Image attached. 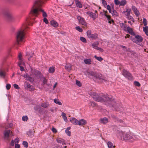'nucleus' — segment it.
Returning <instances> with one entry per match:
<instances>
[{
	"mask_svg": "<svg viewBox=\"0 0 148 148\" xmlns=\"http://www.w3.org/2000/svg\"><path fill=\"white\" fill-rule=\"evenodd\" d=\"M44 2L42 0H35L33 2L32 6L29 13V18L27 21H30L29 19H34V16H37L39 14V12L42 13V15L44 18L47 16L46 13L42 8Z\"/></svg>",
	"mask_w": 148,
	"mask_h": 148,
	"instance_id": "obj_1",
	"label": "nucleus"
},
{
	"mask_svg": "<svg viewBox=\"0 0 148 148\" xmlns=\"http://www.w3.org/2000/svg\"><path fill=\"white\" fill-rule=\"evenodd\" d=\"M93 99L98 102H102L105 101H108V106L112 108L113 110L119 111L121 108V106L116 103L113 98L108 96H101L100 95L94 93L92 95Z\"/></svg>",
	"mask_w": 148,
	"mask_h": 148,
	"instance_id": "obj_2",
	"label": "nucleus"
},
{
	"mask_svg": "<svg viewBox=\"0 0 148 148\" xmlns=\"http://www.w3.org/2000/svg\"><path fill=\"white\" fill-rule=\"evenodd\" d=\"M86 73L88 75L92 76L96 79H98L99 82H103L108 81V79L106 77L103 76L100 73H97L93 71H90V72L87 71Z\"/></svg>",
	"mask_w": 148,
	"mask_h": 148,
	"instance_id": "obj_3",
	"label": "nucleus"
},
{
	"mask_svg": "<svg viewBox=\"0 0 148 148\" xmlns=\"http://www.w3.org/2000/svg\"><path fill=\"white\" fill-rule=\"evenodd\" d=\"M2 15L3 17L8 21L14 22L16 20V18L12 13L8 10H5L3 11Z\"/></svg>",
	"mask_w": 148,
	"mask_h": 148,
	"instance_id": "obj_4",
	"label": "nucleus"
},
{
	"mask_svg": "<svg viewBox=\"0 0 148 148\" xmlns=\"http://www.w3.org/2000/svg\"><path fill=\"white\" fill-rule=\"evenodd\" d=\"M25 31L24 29H21L18 31L16 36V44L19 45V42L22 41L25 36Z\"/></svg>",
	"mask_w": 148,
	"mask_h": 148,
	"instance_id": "obj_5",
	"label": "nucleus"
},
{
	"mask_svg": "<svg viewBox=\"0 0 148 148\" xmlns=\"http://www.w3.org/2000/svg\"><path fill=\"white\" fill-rule=\"evenodd\" d=\"M123 139L132 142L134 141L135 139L130 134H124L123 135Z\"/></svg>",
	"mask_w": 148,
	"mask_h": 148,
	"instance_id": "obj_6",
	"label": "nucleus"
},
{
	"mask_svg": "<svg viewBox=\"0 0 148 148\" xmlns=\"http://www.w3.org/2000/svg\"><path fill=\"white\" fill-rule=\"evenodd\" d=\"M122 74L125 77L127 78L129 80H132L133 77L132 75L127 70L123 69L122 72Z\"/></svg>",
	"mask_w": 148,
	"mask_h": 148,
	"instance_id": "obj_7",
	"label": "nucleus"
},
{
	"mask_svg": "<svg viewBox=\"0 0 148 148\" xmlns=\"http://www.w3.org/2000/svg\"><path fill=\"white\" fill-rule=\"evenodd\" d=\"M86 33L88 37L90 38L95 39L98 38V34H92L90 30H88Z\"/></svg>",
	"mask_w": 148,
	"mask_h": 148,
	"instance_id": "obj_8",
	"label": "nucleus"
},
{
	"mask_svg": "<svg viewBox=\"0 0 148 148\" xmlns=\"http://www.w3.org/2000/svg\"><path fill=\"white\" fill-rule=\"evenodd\" d=\"M136 40L134 41V42L136 44H138V43L142 42L143 40V38L141 36L138 35H134Z\"/></svg>",
	"mask_w": 148,
	"mask_h": 148,
	"instance_id": "obj_9",
	"label": "nucleus"
},
{
	"mask_svg": "<svg viewBox=\"0 0 148 148\" xmlns=\"http://www.w3.org/2000/svg\"><path fill=\"white\" fill-rule=\"evenodd\" d=\"M77 17L79 23L82 25L85 26H87L86 23V22L84 18L79 16H77Z\"/></svg>",
	"mask_w": 148,
	"mask_h": 148,
	"instance_id": "obj_10",
	"label": "nucleus"
},
{
	"mask_svg": "<svg viewBox=\"0 0 148 148\" xmlns=\"http://www.w3.org/2000/svg\"><path fill=\"white\" fill-rule=\"evenodd\" d=\"M25 88L27 90L30 91H33L35 90L34 87L30 85V84L27 82H25Z\"/></svg>",
	"mask_w": 148,
	"mask_h": 148,
	"instance_id": "obj_11",
	"label": "nucleus"
},
{
	"mask_svg": "<svg viewBox=\"0 0 148 148\" xmlns=\"http://www.w3.org/2000/svg\"><path fill=\"white\" fill-rule=\"evenodd\" d=\"M86 13L88 14L90 17L93 18L94 20L98 17V14L96 13H93L90 12H88Z\"/></svg>",
	"mask_w": 148,
	"mask_h": 148,
	"instance_id": "obj_12",
	"label": "nucleus"
},
{
	"mask_svg": "<svg viewBox=\"0 0 148 148\" xmlns=\"http://www.w3.org/2000/svg\"><path fill=\"white\" fill-rule=\"evenodd\" d=\"M23 77L24 78H25L26 80L30 81V82H32L33 81V78L32 77H30L27 74L24 75Z\"/></svg>",
	"mask_w": 148,
	"mask_h": 148,
	"instance_id": "obj_13",
	"label": "nucleus"
},
{
	"mask_svg": "<svg viewBox=\"0 0 148 148\" xmlns=\"http://www.w3.org/2000/svg\"><path fill=\"white\" fill-rule=\"evenodd\" d=\"M126 30L127 31L128 33L133 36L135 35V34L134 32L132 29L129 27H127L126 29Z\"/></svg>",
	"mask_w": 148,
	"mask_h": 148,
	"instance_id": "obj_14",
	"label": "nucleus"
},
{
	"mask_svg": "<svg viewBox=\"0 0 148 148\" xmlns=\"http://www.w3.org/2000/svg\"><path fill=\"white\" fill-rule=\"evenodd\" d=\"M70 121L73 124L77 125L79 123V121L75 118H70Z\"/></svg>",
	"mask_w": 148,
	"mask_h": 148,
	"instance_id": "obj_15",
	"label": "nucleus"
},
{
	"mask_svg": "<svg viewBox=\"0 0 148 148\" xmlns=\"http://www.w3.org/2000/svg\"><path fill=\"white\" fill-rule=\"evenodd\" d=\"M132 9L134 12L135 14L137 16H138L140 15V13L138 10H137V8L135 6H133L132 7Z\"/></svg>",
	"mask_w": 148,
	"mask_h": 148,
	"instance_id": "obj_16",
	"label": "nucleus"
},
{
	"mask_svg": "<svg viewBox=\"0 0 148 148\" xmlns=\"http://www.w3.org/2000/svg\"><path fill=\"white\" fill-rule=\"evenodd\" d=\"M86 123V121L83 119L80 120L79 121L78 125H79L83 126Z\"/></svg>",
	"mask_w": 148,
	"mask_h": 148,
	"instance_id": "obj_17",
	"label": "nucleus"
},
{
	"mask_svg": "<svg viewBox=\"0 0 148 148\" xmlns=\"http://www.w3.org/2000/svg\"><path fill=\"white\" fill-rule=\"evenodd\" d=\"M72 65L69 64H67L65 65V69L68 71H70L71 70Z\"/></svg>",
	"mask_w": 148,
	"mask_h": 148,
	"instance_id": "obj_18",
	"label": "nucleus"
},
{
	"mask_svg": "<svg viewBox=\"0 0 148 148\" xmlns=\"http://www.w3.org/2000/svg\"><path fill=\"white\" fill-rule=\"evenodd\" d=\"M108 119L106 117L101 118L100 119V122L103 124H106L108 122Z\"/></svg>",
	"mask_w": 148,
	"mask_h": 148,
	"instance_id": "obj_19",
	"label": "nucleus"
},
{
	"mask_svg": "<svg viewBox=\"0 0 148 148\" xmlns=\"http://www.w3.org/2000/svg\"><path fill=\"white\" fill-rule=\"evenodd\" d=\"M12 134V132H11L9 130H8L5 131L4 132V135L5 137H8L10 135H11Z\"/></svg>",
	"mask_w": 148,
	"mask_h": 148,
	"instance_id": "obj_20",
	"label": "nucleus"
},
{
	"mask_svg": "<svg viewBox=\"0 0 148 148\" xmlns=\"http://www.w3.org/2000/svg\"><path fill=\"white\" fill-rule=\"evenodd\" d=\"M32 72L33 74H35L36 76H38V75H39L41 74V73L40 72L36 69L32 70Z\"/></svg>",
	"mask_w": 148,
	"mask_h": 148,
	"instance_id": "obj_21",
	"label": "nucleus"
},
{
	"mask_svg": "<svg viewBox=\"0 0 148 148\" xmlns=\"http://www.w3.org/2000/svg\"><path fill=\"white\" fill-rule=\"evenodd\" d=\"M50 23L51 25L55 27H57L58 26V23L55 21H51Z\"/></svg>",
	"mask_w": 148,
	"mask_h": 148,
	"instance_id": "obj_22",
	"label": "nucleus"
},
{
	"mask_svg": "<svg viewBox=\"0 0 148 148\" xmlns=\"http://www.w3.org/2000/svg\"><path fill=\"white\" fill-rule=\"evenodd\" d=\"M33 53H26V56L27 58L29 61H30L31 60V58L33 57Z\"/></svg>",
	"mask_w": 148,
	"mask_h": 148,
	"instance_id": "obj_23",
	"label": "nucleus"
},
{
	"mask_svg": "<svg viewBox=\"0 0 148 148\" xmlns=\"http://www.w3.org/2000/svg\"><path fill=\"white\" fill-rule=\"evenodd\" d=\"M75 3L76 6L79 8H82V7L81 2L78 0H75Z\"/></svg>",
	"mask_w": 148,
	"mask_h": 148,
	"instance_id": "obj_24",
	"label": "nucleus"
},
{
	"mask_svg": "<svg viewBox=\"0 0 148 148\" xmlns=\"http://www.w3.org/2000/svg\"><path fill=\"white\" fill-rule=\"evenodd\" d=\"M56 140L58 143H61L63 145L65 144V140L61 138H57Z\"/></svg>",
	"mask_w": 148,
	"mask_h": 148,
	"instance_id": "obj_25",
	"label": "nucleus"
},
{
	"mask_svg": "<svg viewBox=\"0 0 148 148\" xmlns=\"http://www.w3.org/2000/svg\"><path fill=\"white\" fill-rule=\"evenodd\" d=\"M107 145L108 148H115V146L113 145V143L110 141L108 142Z\"/></svg>",
	"mask_w": 148,
	"mask_h": 148,
	"instance_id": "obj_26",
	"label": "nucleus"
},
{
	"mask_svg": "<svg viewBox=\"0 0 148 148\" xmlns=\"http://www.w3.org/2000/svg\"><path fill=\"white\" fill-rule=\"evenodd\" d=\"M131 10L130 9L127 8L126 11L123 12V13L125 14L126 16L130 15L131 13Z\"/></svg>",
	"mask_w": 148,
	"mask_h": 148,
	"instance_id": "obj_27",
	"label": "nucleus"
},
{
	"mask_svg": "<svg viewBox=\"0 0 148 148\" xmlns=\"http://www.w3.org/2000/svg\"><path fill=\"white\" fill-rule=\"evenodd\" d=\"M84 62L86 64H91L92 61L90 59H86L84 60Z\"/></svg>",
	"mask_w": 148,
	"mask_h": 148,
	"instance_id": "obj_28",
	"label": "nucleus"
},
{
	"mask_svg": "<svg viewBox=\"0 0 148 148\" xmlns=\"http://www.w3.org/2000/svg\"><path fill=\"white\" fill-rule=\"evenodd\" d=\"M55 67L53 66H51L50 67L49 69V72L50 73H53L55 71Z\"/></svg>",
	"mask_w": 148,
	"mask_h": 148,
	"instance_id": "obj_29",
	"label": "nucleus"
},
{
	"mask_svg": "<svg viewBox=\"0 0 148 148\" xmlns=\"http://www.w3.org/2000/svg\"><path fill=\"white\" fill-rule=\"evenodd\" d=\"M99 44V43L98 42L96 41L93 43L92 45V47L95 49H96L97 47H98L97 46Z\"/></svg>",
	"mask_w": 148,
	"mask_h": 148,
	"instance_id": "obj_30",
	"label": "nucleus"
},
{
	"mask_svg": "<svg viewBox=\"0 0 148 148\" xmlns=\"http://www.w3.org/2000/svg\"><path fill=\"white\" fill-rule=\"evenodd\" d=\"M18 64L19 66H20V65H21L23 66H24L25 65L23 60L19 61Z\"/></svg>",
	"mask_w": 148,
	"mask_h": 148,
	"instance_id": "obj_31",
	"label": "nucleus"
},
{
	"mask_svg": "<svg viewBox=\"0 0 148 148\" xmlns=\"http://www.w3.org/2000/svg\"><path fill=\"white\" fill-rule=\"evenodd\" d=\"M143 31L145 33V34H146L147 36H148V27H143Z\"/></svg>",
	"mask_w": 148,
	"mask_h": 148,
	"instance_id": "obj_32",
	"label": "nucleus"
},
{
	"mask_svg": "<svg viewBox=\"0 0 148 148\" xmlns=\"http://www.w3.org/2000/svg\"><path fill=\"white\" fill-rule=\"evenodd\" d=\"M70 128V127H68L65 130L66 133L67 134V135L69 136H71V132L69 131Z\"/></svg>",
	"mask_w": 148,
	"mask_h": 148,
	"instance_id": "obj_33",
	"label": "nucleus"
},
{
	"mask_svg": "<svg viewBox=\"0 0 148 148\" xmlns=\"http://www.w3.org/2000/svg\"><path fill=\"white\" fill-rule=\"evenodd\" d=\"M127 3V1L126 0H123L120 2V5L121 6H124Z\"/></svg>",
	"mask_w": 148,
	"mask_h": 148,
	"instance_id": "obj_34",
	"label": "nucleus"
},
{
	"mask_svg": "<svg viewBox=\"0 0 148 148\" xmlns=\"http://www.w3.org/2000/svg\"><path fill=\"white\" fill-rule=\"evenodd\" d=\"M5 73L4 71L1 70H0V76L2 77H4L5 76Z\"/></svg>",
	"mask_w": 148,
	"mask_h": 148,
	"instance_id": "obj_35",
	"label": "nucleus"
},
{
	"mask_svg": "<svg viewBox=\"0 0 148 148\" xmlns=\"http://www.w3.org/2000/svg\"><path fill=\"white\" fill-rule=\"evenodd\" d=\"M112 16H118L119 15L118 13H117L116 11L114 10H113L112 11Z\"/></svg>",
	"mask_w": 148,
	"mask_h": 148,
	"instance_id": "obj_36",
	"label": "nucleus"
},
{
	"mask_svg": "<svg viewBox=\"0 0 148 148\" xmlns=\"http://www.w3.org/2000/svg\"><path fill=\"white\" fill-rule=\"evenodd\" d=\"M42 79L43 80L42 81L43 82L42 85L44 87H45V85L46 84V85H47V80L45 79V78L44 77H42Z\"/></svg>",
	"mask_w": 148,
	"mask_h": 148,
	"instance_id": "obj_37",
	"label": "nucleus"
},
{
	"mask_svg": "<svg viewBox=\"0 0 148 148\" xmlns=\"http://www.w3.org/2000/svg\"><path fill=\"white\" fill-rule=\"evenodd\" d=\"M120 26L121 28H123L124 30L125 31H126L127 27L125 24H124V23H122L121 24H120Z\"/></svg>",
	"mask_w": 148,
	"mask_h": 148,
	"instance_id": "obj_38",
	"label": "nucleus"
},
{
	"mask_svg": "<svg viewBox=\"0 0 148 148\" xmlns=\"http://www.w3.org/2000/svg\"><path fill=\"white\" fill-rule=\"evenodd\" d=\"M54 102L56 103L59 105H62V103L59 101L58 99H54Z\"/></svg>",
	"mask_w": 148,
	"mask_h": 148,
	"instance_id": "obj_39",
	"label": "nucleus"
},
{
	"mask_svg": "<svg viewBox=\"0 0 148 148\" xmlns=\"http://www.w3.org/2000/svg\"><path fill=\"white\" fill-rule=\"evenodd\" d=\"M18 58L19 61L23 60L22 57V55L21 53H19L18 55Z\"/></svg>",
	"mask_w": 148,
	"mask_h": 148,
	"instance_id": "obj_40",
	"label": "nucleus"
},
{
	"mask_svg": "<svg viewBox=\"0 0 148 148\" xmlns=\"http://www.w3.org/2000/svg\"><path fill=\"white\" fill-rule=\"evenodd\" d=\"M76 29L79 32H82L83 31L82 29L79 26H78L75 27Z\"/></svg>",
	"mask_w": 148,
	"mask_h": 148,
	"instance_id": "obj_41",
	"label": "nucleus"
},
{
	"mask_svg": "<svg viewBox=\"0 0 148 148\" xmlns=\"http://www.w3.org/2000/svg\"><path fill=\"white\" fill-rule=\"evenodd\" d=\"M94 57L97 60L101 62L103 60V58L101 57H98L96 55L94 56Z\"/></svg>",
	"mask_w": 148,
	"mask_h": 148,
	"instance_id": "obj_42",
	"label": "nucleus"
},
{
	"mask_svg": "<svg viewBox=\"0 0 148 148\" xmlns=\"http://www.w3.org/2000/svg\"><path fill=\"white\" fill-rule=\"evenodd\" d=\"M127 18L129 20H130L134 22V19L132 16H131L130 15H127Z\"/></svg>",
	"mask_w": 148,
	"mask_h": 148,
	"instance_id": "obj_43",
	"label": "nucleus"
},
{
	"mask_svg": "<svg viewBox=\"0 0 148 148\" xmlns=\"http://www.w3.org/2000/svg\"><path fill=\"white\" fill-rule=\"evenodd\" d=\"M81 40L84 42H86V39L84 37H81L80 38Z\"/></svg>",
	"mask_w": 148,
	"mask_h": 148,
	"instance_id": "obj_44",
	"label": "nucleus"
},
{
	"mask_svg": "<svg viewBox=\"0 0 148 148\" xmlns=\"http://www.w3.org/2000/svg\"><path fill=\"white\" fill-rule=\"evenodd\" d=\"M143 23L144 26H146L147 25V22L146 18H143Z\"/></svg>",
	"mask_w": 148,
	"mask_h": 148,
	"instance_id": "obj_45",
	"label": "nucleus"
},
{
	"mask_svg": "<svg viewBox=\"0 0 148 148\" xmlns=\"http://www.w3.org/2000/svg\"><path fill=\"white\" fill-rule=\"evenodd\" d=\"M23 144L26 148H27L28 147V143L27 142L23 141Z\"/></svg>",
	"mask_w": 148,
	"mask_h": 148,
	"instance_id": "obj_46",
	"label": "nucleus"
},
{
	"mask_svg": "<svg viewBox=\"0 0 148 148\" xmlns=\"http://www.w3.org/2000/svg\"><path fill=\"white\" fill-rule=\"evenodd\" d=\"M89 103L90 105L92 106V107H94L96 106V104L94 102H90Z\"/></svg>",
	"mask_w": 148,
	"mask_h": 148,
	"instance_id": "obj_47",
	"label": "nucleus"
},
{
	"mask_svg": "<svg viewBox=\"0 0 148 148\" xmlns=\"http://www.w3.org/2000/svg\"><path fill=\"white\" fill-rule=\"evenodd\" d=\"M22 119L24 121H26L28 120V118L27 116H24L22 117Z\"/></svg>",
	"mask_w": 148,
	"mask_h": 148,
	"instance_id": "obj_48",
	"label": "nucleus"
},
{
	"mask_svg": "<svg viewBox=\"0 0 148 148\" xmlns=\"http://www.w3.org/2000/svg\"><path fill=\"white\" fill-rule=\"evenodd\" d=\"M76 84L77 86H82V84L78 80H76Z\"/></svg>",
	"mask_w": 148,
	"mask_h": 148,
	"instance_id": "obj_49",
	"label": "nucleus"
},
{
	"mask_svg": "<svg viewBox=\"0 0 148 148\" xmlns=\"http://www.w3.org/2000/svg\"><path fill=\"white\" fill-rule=\"evenodd\" d=\"M114 3L116 5H118L120 4V2L118 0H114Z\"/></svg>",
	"mask_w": 148,
	"mask_h": 148,
	"instance_id": "obj_50",
	"label": "nucleus"
},
{
	"mask_svg": "<svg viewBox=\"0 0 148 148\" xmlns=\"http://www.w3.org/2000/svg\"><path fill=\"white\" fill-rule=\"evenodd\" d=\"M134 83L135 85L137 86H140V84L138 82L135 81L134 82Z\"/></svg>",
	"mask_w": 148,
	"mask_h": 148,
	"instance_id": "obj_51",
	"label": "nucleus"
},
{
	"mask_svg": "<svg viewBox=\"0 0 148 148\" xmlns=\"http://www.w3.org/2000/svg\"><path fill=\"white\" fill-rule=\"evenodd\" d=\"M43 21L46 24H47L48 23V21L47 19L46 18V17L44 18Z\"/></svg>",
	"mask_w": 148,
	"mask_h": 148,
	"instance_id": "obj_52",
	"label": "nucleus"
},
{
	"mask_svg": "<svg viewBox=\"0 0 148 148\" xmlns=\"http://www.w3.org/2000/svg\"><path fill=\"white\" fill-rule=\"evenodd\" d=\"M14 87L16 89H19L20 88L18 86V85L15 84L13 85Z\"/></svg>",
	"mask_w": 148,
	"mask_h": 148,
	"instance_id": "obj_53",
	"label": "nucleus"
},
{
	"mask_svg": "<svg viewBox=\"0 0 148 148\" xmlns=\"http://www.w3.org/2000/svg\"><path fill=\"white\" fill-rule=\"evenodd\" d=\"M41 106L42 107L45 108H47L48 107V105H47L45 103L42 104Z\"/></svg>",
	"mask_w": 148,
	"mask_h": 148,
	"instance_id": "obj_54",
	"label": "nucleus"
},
{
	"mask_svg": "<svg viewBox=\"0 0 148 148\" xmlns=\"http://www.w3.org/2000/svg\"><path fill=\"white\" fill-rule=\"evenodd\" d=\"M96 49H97V50H99L101 52H102L103 51V50L102 49L98 47H97V48Z\"/></svg>",
	"mask_w": 148,
	"mask_h": 148,
	"instance_id": "obj_55",
	"label": "nucleus"
},
{
	"mask_svg": "<svg viewBox=\"0 0 148 148\" xmlns=\"http://www.w3.org/2000/svg\"><path fill=\"white\" fill-rule=\"evenodd\" d=\"M6 89L8 90L9 89H10V88L11 85L10 84H7L6 85Z\"/></svg>",
	"mask_w": 148,
	"mask_h": 148,
	"instance_id": "obj_56",
	"label": "nucleus"
},
{
	"mask_svg": "<svg viewBox=\"0 0 148 148\" xmlns=\"http://www.w3.org/2000/svg\"><path fill=\"white\" fill-rule=\"evenodd\" d=\"M19 139L18 138H16L14 140L15 143H18L19 142Z\"/></svg>",
	"mask_w": 148,
	"mask_h": 148,
	"instance_id": "obj_57",
	"label": "nucleus"
},
{
	"mask_svg": "<svg viewBox=\"0 0 148 148\" xmlns=\"http://www.w3.org/2000/svg\"><path fill=\"white\" fill-rule=\"evenodd\" d=\"M52 130L54 133H56L57 132V130L55 128L53 127L52 128Z\"/></svg>",
	"mask_w": 148,
	"mask_h": 148,
	"instance_id": "obj_58",
	"label": "nucleus"
},
{
	"mask_svg": "<svg viewBox=\"0 0 148 148\" xmlns=\"http://www.w3.org/2000/svg\"><path fill=\"white\" fill-rule=\"evenodd\" d=\"M20 147V145L18 144H15V148H19Z\"/></svg>",
	"mask_w": 148,
	"mask_h": 148,
	"instance_id": "obj_59",
	"label": "nucleus"
},
{
	"mask_svg": "<svg viewBox=\"0 0 148 148\" xmlns=\"http://www.w3.org/2000/svg\"><path fill=\"white\" fill-rule=\"evenodd\" d=\"M102 3L104 6H105L107 5V3L106 1H102Z\"/></svg>",
	"mask_w": 148,
	"mask_h": 148,
	"instance_id": "obj_60",
	"label": "nucleus"
},
{
	"mask_svg": "<svg viewBox=\"0 0 148 148\" xmlns=\"http://www.w3.org/2000/svg\"><path fill=\"white\" fill-rule=\"evenodd\" d=\"M106 17L107 18L108 20V21L109 20H110L111 19V16L110 15H108L106 16Z\"/></svg>",
	"mask_w": 148,
	"mask_h": 148,
	"instance_id": "obj_61",
	"label": "nucleus"
},
{
	"mask_svg": "<svg viewBox=\"0 0 148 148\" xmlns=\"http://www.w3.org/2000/svg\"><path fill=\"white\" fill-rule=\"evenodd\" d=\"M10 145L12 146H13L14 145V141L13 140H12L11 141V143H10Z\"/></svg>",
	"mask_w": 148,
	"mask_h": 148,
	"instance_id": "obj_62",
	"label": "nucleus"
},
{
	"mask_svg": "<svg viewBox=\"0 0 148 148\" xmlns=\"http://www.w3.org/2000/svg\"><path fill=\"white\" fill-rule=\"evenodd\" d=\"M19 66L20 67V70L21 71H23L24 70V68L23 66H21V65H20V66Z\"/></svg>",
	"mask_w": 148,
	"mask_h": 148,
	"instance_id": "obj_63",
	"label": "nucleus"
},
{
	"mask_svg": "<svg viewBox=\"0 0 148 148\" xmlns=\"http://www.w3.org/2000/svg\"><path fill=\"white\" fill-rule=\"evenodd\" d=\"M62 116L63 118L66 116V114L65 113L62 112Z\"/></svg>",
	"mask_w": 148,
	"mask_h": 148,
	"instance_id": "obj_64",
	"label": "nucleus"
}]
</instances>
